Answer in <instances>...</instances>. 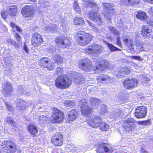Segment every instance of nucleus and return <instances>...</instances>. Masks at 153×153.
<instances>
[{"label": "nucleus", "mask_w": 153, "mask_h": 153, "mask_svg": "<svg viewBox=\"0 0 153 153\" xmlns=\"http://www.w3.org/2000/svg\"><path fill=\"white\" fill-rule=\"evenodd\" d=\"M76 84L80 83L83 79V76L80 73H75L72 78H69L68 76H60L55 80L56 87L61 89L67 88L71 85L72 79Z\"/></svg>", "instance_id": "1"}, {"label": "nucleus", "mask_w": 153, "mask_h": 153, "mask_svg": "<svg viewBox=\"0 0 153 153\" xmlns=\"http://www.w3.org/2000/svg\"><path fill=\"white\" fill-rule=\"evenodd\" d=\"M75 36L77 43L81 46L88 45L92 40L91 35L82 31H77L76 33Z\"/></svg>", "instance_id": "2"}, {"label": "nucleus", "mask_w": 153, "mask_h": 153, "mask_svg": "<svg viewBox=\"0 0 153 153\" xmlns=\"http://www.w3.org/2000/svg\"><path fill=\"white\" fill-rule=\"evenodd\" d=\"M104 49L103 47L101 45L93 44L86 48L84 51L85 53L90 55H99L103 52Z\"/></svg>", "instance_id": "3"}, {"label": "nucleus", "mask_w": 153, "mask_h": 153, "mask_svg": "<svg viewBox=\"0 0 153 153\" xmlns=\"http://www.w3.org/2000/svg\"><path fill=\"white\" fill-rule=\"evenodd\" d=\"M135 122L134 119L132 118H128L126 119L123 123V131L127 132L134 130L135 127Z\"/></svg>", "instance_id": "4"}, {"label": "nucleus", "mask_w": 153, "mask_h": 153, "mask_svg": "<svg viewBox=\"0 0 153 153\" xmlns=\"http://www.w3.org/2000/svg\"><path fill=\"white\" fill-rule=\"evenodd\" d=\"M52 121L54 123H59L63 121L64 118V113L56 108H54L52 110Z\"/></svg>", "instance_id": "5"}, {"label": "nucleus", "mask_w": 153, "mask_h": 153, "mask_svg": "<svg viewBox=\"0 0 153 153\" xmlns=\"http://www.w3.org/2000/svg\"><path fill=\"white\" fill-rule=\"evenodd\" d=\"M79 68L85 71H95L94 68L92 65V62L89 59H85L79 62L78 64Z\"/></svg>", "instance_id": "6"}, {"label": "nucleus", "mask_w": 153, "mask_h": 153, "mask_svg": "<svg viewBox=\"0 0 153 153\" xmlns=\"http://www.w3.org/2000/svg\"><path fill=\"white\" fill-rule=\"evenodd\" d=\"M92 8L93 10L94 9L95 11L91 10L89 13H88V16L89 19L93 21L98 22L99 25L102 24V22L99 13L97 12L98 10H96L95 7H94Z\"/></svg>", "instance_id": "7"}, {"label": "nucleus", "mask_w": 153, "mask_h": 153, "mask_svg": "<svg viewBox=\"0 0 153 153\" xmlns=\"http://www.w3.org/2000/svg\"><path fill=\"white\" fill-rule=\"evenodd\" d=\"M63 134L60 132H57L54 134L51 138V141L55 146H60L63 143Z\"/></svg>", "instance_id": "8"}, {"label": "nucleus", "mask_w": 153, "mask_h": 153, "mask_svg": "<svg viewBox=\"0 0 153 153\" xmlns=\"http://www.w3.org/2000/svg\"><path fill=\"white\" fill-rule=\"evenodd\" d=\"M81 102L82 103L81 109L82 115L85 117L88 116L91 113L92 109L88 106L85 99H82Z\"/></svg>", "instance_id": "9"}, {"label": "nucleus", "mask_w": 153, "mask_h": 153, "mask_svg": "<svg viewBox=\"0 0 153 153\" xmlns=\"http://www.w3.org/2000/svg\"><path fill=\"white\" fill-rule=\"evenodd\" d=\"M35 11L34 7L32 6L26 5L23 7L21 12L25 17H31L33 16Z\"/></svg>", "instance_id": "10"}, {"label": "nucleus", "mask_w": 153, "mask_h": 153, "mask_svg": "<svg viewBox=\"0 0 153 153\" xmlns=\"http://www.w3.org/2000/svg\"><path fill=\"white\" fill-rule=\"evenodd\" d=\"M56 43L61 44L64 48H67L70 46L71 41L67 37L62 36L57 37L55 39Z\"/></svg>", "instance_id": "11"}, {"label": "nucleus", "mask_w": 153, "mask_h": 153, "mask_svg": "<svg viewBox=\"0 0 153 153\" xmlns=\"http://www.w3.org/2000/svg\"><path fill=\"white\" fill-rule=\"evenodd\" d=\"M3 144L6 145L5 151L7 153H14L16 151V146L15 143L10 141H4Z\"/></svg>", "instance_id": "12"}, {"label": "nucleus", "mask_w": 153, "mask_h": 153, "mask_svg": "<svg viewBox=\"0 0 153 153\" xmlns=\"http://www.w3.org/2000/svg\"><path fill=\"white\" fill-rule=\"evenodd\" d=\"M138 83L137 79L132 78L125 80L123 82L124 88L127 89H132L136 87Z\"/></svg>", "instance_id": "13"}, {"label": "nucleus", "mask_w": 153, "mask_h": 153, "mask_svg": "<svg viewBox=\"0 0 153 153\" xmlns=\"http://www.w3.org/2000/svg\"><path fill=\"white\" fill-rule=\"evenodd\" d=\"M147 109L144 106L137 107L135 110L134 115L135 117L138 118L144 117L147 114Z\"/></svg>", "instance_id": "14"}, {"label": "nucleus", "mask_w": 153, "mask_h": 153, "mask_svg": "<svg viewBox=\"0 0 153 153\" xmlns=\"http://www.w3.org/2000/svg\"><path fill=\"white\" fill-rule=\"evenodd\" d=\"M102 7L105 12L104 14L105 17L106 18L110 19V13L113 10L112 8L114 7V5L113 3L104 2L102 4Z\"/></svg>", "instance_id": "15"}, {"label": "nucleus", "mask_w": 153, "mask_h": 153, "mask_svg": "<svg viewBox=\"0 0 153 153\" xmlns=\"http://www.w3.org/2000/svg\"><path fill=\"white\" fill-rule=\"evenodd\" d=\"M101 119L97 116L91 117L87 121L88 124L93 128L98 127L101 123Z\"/></svg>", "instance_id": "16"}, {"label": "nucleus", "mask_w": 153, "mask_h": 153, "mask_svg": "<svg viewBox=\"0 0 153 153\" xmlns=\"http://www.w3.org/2000/svg\"><path fill=\"white\" fill-rule=\"evenodd\" d=\"M43 42V39L40 34L36 33L33 35L31 43L34 47H38Z\"/></svg>", "instance_id": "17"}, {"label": "nucleus", "mask_w": 153, "mask_h": 153, "mask_svg": "<svg viewBox=\"0 0 153 153\" xmlns=\"http://www.w3.org/2000/svg\"><path fill=\"white\" fill-rule=\"evenodd\" d=\"M109 65L110 63L107 60H104L98 63V65L95 68L94 71L96 73H99L105 68H108Z\"/></svg>", "instance_id": "18"}, {"label": "nucleus", "mask_w": 153, "mask_h": 153, "mask_svg": "<svg viewBox=\"0 0 153 153\" xmlns=\"http://www.w3.org/2000/svg\"><path fill=\"white\" fill-rule=\"evenodd\" d=\"M39 64L42 68H47L49 70H51L53 68L52 64L48 61V58H41L39 61Z\"/></svg>", "instance_id": "19"}, {"label": "nucleus", "mask_w": 153, "mask_h": 153, "mask_svg": "<svg viewBox=\"0 0 153 153\" xmlns=\"http://www.w3.org/2000/svg\"><path fill=\"white\" fill-rule=\"evenodd\" d=\"M3 90V93L4 94L5 97L10 96L11 95L12 90V87L10 82H5L2 85Z\"/></svg>", "instance_id": "20"}, {"label": "nucleus", "mask_w": 153, "mask_h": 153, "mask_svg": "<svg viewBox=\"0 0 153 153\" xmlns=\"http://www.w3.org/2000/svg\"><path fill=\"white\" fill-rule=\"evenodd\" d=\"M97 153H111V151L107 147L106 143L98 144L96 145Z\"/></svg>", "instance_id": "21"}, {"label": "nucleus", "mask_w": 153, "mask_h": 153, "mask_svg": "<svg viewBox=\"0 0 153 153\" xmlns=\"http://www.w3.org/2000/svg\"><path fill=\"white\" fill-rule=\"evenodd\" d=\"M77 113L75 109H72L68 112L67 120L68 121H73L77 117Z\"/></svg>", "instance_id": "22"}, {"label": "nucleus", "mask_w": 153, "mask_h": 153, "mask_svg": "<svg viewBox=\"0 0 153 153\" xmlns=\"http://www.w3.org/2000/svg\"><path fill=\"white\" fill-rule=\"evenodd\" d=\"M152 30L146 26L143 27L141 31V35L144 38H149L152 35Z\"/></svg>", "instance_id": "23"}, {"label": "nucleus", "mask_w": 153, "mask_h": 153, "mask_svg": "<svg viewBox=\"0 0 153 153\" xmlns=\"http://www.w3.org/2000/svg\"><path fill=\"white\" fill-rule=\"evenodd\" d=\"M84 2V6L85 7H89L93 8L95 7L96 10L99 9V7L95 2H93V0H82Z\"/></svg>", "instance_id": "24"}, {"label": "nucleus", "mask_w": 153, "mask_h": 153, "mask_svg": "<svg viewBox=\"0 0 153 153\" xmlns=\"http://www.w3.org/2000/svg\"><path fill=\"white\" fill-rule=\"evenodd\" d=\"M140 1V0H122L121 3L125 5H134L138 4Z\"/></svg>", "instance_id": "25"}, {"label": "nucleus", "mask_w": 153, "mask_h": 153, "mask_svg": "<svg viewBox=\"0 0 153 153\" xmlns=\"http://www.w3.org/2000/svg\"><path fill=\"white\" fill-rule=\"evenodd\" d=\"M17 7L16 6H10L7 10V12L10 16H15L17 13Z\"/></svg>", "instance_id": "26"}, {"label": "nucleus", "mask_w": 153, "mask_h": 153, "mask_svg": "<svg viewBox=\"0 0 153 153\" xmlns=\"http://www.w3.org/2000/svg\"><path fill=\"white\" fill-rule=\"evenodd\" d=\"M26 102L21 99H19L17 101L16 107L20 110H25L26 108Z\"/></svg>", "instance_id": "27"}, {"label": "nucleus", "mask_w": 153, "mask_h": 153, "mask_svg": "<svg viewBox=\"0 0 153 153\" xmlns=\"http://www.w3.org/2000/svg\"><path fill=\"white\" fill-rule=\"evenodd\" d=\"M110 77L106 74H102L99 76L97 78L98 82L103 83L104 82H106L110 79Z\"/></svg>", "instance_id": "28"}, {"label": "nucleus", "mask_w": 153, "mask_h": 153, "mask_svg": "<svg viewBox=\"0 0 153 153\" xmlns=\"http://www.w3.org/2000/svg\"><path fill=\"white\" fill-rule=\"evenodd\" d=\"M125 44L130 49H133V45L131 39L129 37H123L122 38Z\"/></svg>", "instance_id": "29"}, {"label": "nucleus", "mask_w": 153, "mask_h": 153, "mask_svg": "<svg viewBox=\"0 0 153 153\" xmlns=\"http://www.w3.org/2000/svg\"><path fill=\"white\" fill-rule=\"evenodd\" d=\"M130 70L128 68H123L121 71L118 72L117 76L118 78H122L124 77L125 75L130 73Z\"/></svg>", "instance_id": "30"}, {"label": "nucleus", "mask_w": 153, "mask_h": 153, "mask_svg": "<svg viewBox=\"0 0 153 153\" xmlns=\"http://www.w3.org/2000/svg\"><path fill=\"white\" fill-rule=\"evenodd\" d=\"M27 129L29 132L33 136H34L38 132L37 127L33 125H29L28 126Z\"/></svg>", "instance_id": "31"}, {"label": "nucleus", "mask_w": 153, "mask_h": 153, "mask_svg": "<svg viewBox=\"0 0 153 153\" xmlns=\"http://www.w3.org/2000/svg\"><path fill=\"white\" fill-rule=\"evenodd\" d=\"M74 25L82 26L84 25L85 21L83 19L76 17L74 19Z\"/></svg>", "instance_id": "32"}, {"label": "nucleus", "mask_w": 153, "mask_h": 153, "mask_svg": "<svg viewBox=\"0 0 153 153\" xmlns=\"http://www.w3.org/2000/svg\"><path fill=\"white\" fill-rule=\"evenodd\" d=\"M53 60L57 64H61L63 62V58L60 55L58 54H55L53 56Z\"/></svg>", "instance_id": "33"}, {"label": "nucleus", "mask_w": 153, "mask_h": 153, "mask_svg": "<svg viewBox=\"0 0 153 153\" xmlns=\"http://www.w3.org/2000/svg\"><path fill=\"white\" fill-rule=\"evenodd\" d=\"M57 26L51 24L48 26L45 27V30L47 33L54 31L57 28Z\"/></svg>", "instance_id": "34"}, {"label": "nucleus", "mask_w": 153, "mask_h": 153, "mask_svg": "<svg viewBox=\"0 0 153 153\" xmlns=\"http://www.w3.org/2000/svg\"><path fill=\"white\" fill-rule=\"evenodd\" d=\"M48 119L46 115H42L39 116L38 118V122L40 125H44L45 124Z\"/></svg>", "instance_id": "35"}, {"label": "nucleus", "mask_w": 153, "mask_h": 153, "mask_svg": "<svg viewBox=\"0 0 153 153\" xmlns=\"http://www.w3.org/2000/svg\"><path fill=\"white\" fill-rule=\"evenodd\" d=\"M98 127L102 131H106L108 130L109 126V125L105 123L102 122L101 121V123Z\"/></svg>", "instance_id": "36"}, {"label": "nucleus", "mask_w": 153, "mask_h": 153, "mask_svg": "<svg viewBox=\"0 0 153 153\" xmlns=\"http://www.w3.org/2000/svg\"><path fill=\"white\" fill-rule=\"evenodd\" d=\"M135 44L136 46L140 51H142L144 50L143 48L144 47V45H145V44H144L143 42L140 40H136Z\"/></svg>", "instance_id": "37"}, {"label": "nucleus", "mask_w": 153, "mask_h": 153, "mask_svg": "<svg viewBox=\"0 0 153 153\" xmlns=\"http://www.w3.org/2000/svg\"><path fill=\"white\" fill-rule=\"evenodd\" d=\"M90 100L91 102V104L93 107L94 108H96L95 106L98 105L100 103L99 100L95 97H91L90 98Z\"/></svg>", "instance_id": "38"}, {"label": "nucleus", "mask_w": 153, "mask_h": 153, "mask_svg": "<svg viewBox=\"0 0 153 153\" xmlns=\"http://www.w3.org/2000/svg\"><path fill=\"white\" fill-rule=\"evenodd\" d=\"M137 17L139 19L141 20H146L147 16L145 13L143 11H140L138 12L137 15Z\"/></svg>", "instance_id": "39"}, {"label": "nucleus", "mask_w": 153, "mask_h": 153, "mask_svg": "<svg viewBox=\"0 0 153 153\" xmlns=\"http://www.w3.org/2000/svg\"><path fill=\"white\" fill-rule=\"evenodd\" d=\"M108 48L111 52L117 51H121V50L114 46L113 45L109 43L106 42Z\"/></svg>", "instance_id": "40"}, {"label": "nucleus", "mask_w": 153, "mask_h": 153, "mask_svg": "<svg viewBox=\"0 0 153 153\" xmlns=\"http://www.w3.org/2000/svg\"><path fill=\"white\" fill-rule=\"evenodd\" d=\"M6 121L8 123H9L11 126L13 127L16 126V123L13 120V119L10 117H7L5 119Z\"/></svg>", "instance_id": "41"}, {"label": "nucleus", "mask_w": 153, "mask_h": 153, "mask_svg": "<svg viewBox=\"0 0 153 153\" xmlns=\"http://www.w3.org/2000/svg\"><path fill=\"white\" fill-rule=\"evenodd\" d=\"M108 29L111 33L114 34L115 35H119L120 33L112 26H108Z\"/></svg>", "instance_id": "42"}, {"label": "nucleus", "mask_w": 153, "mask_h": 153, "mask_svg": "<svg viewBox=\"0 0 153 153\" xmlns=\"http://www.w3.org/2000/svg\"><path fill=\"white\" fill-rule=\"evenodd\" d=\"M86 21L88 23L90 27L92 28V30H93L95 32L97 33L98 31V29L92 23L88 20H87Z\"/></svg>", "instance_id": "43"}, {"label": "nucleus", "mask_w": 153, "mask_h": 153, "mask_svg": "<svg viewBox=\"0 0 153 153\" xmlns=\"http://www.w3.org/2000/svg\"><path fill=\"white\" fill-rule=\"evenodd\" d=\"M121 114V111H115L112 113L110 115L111 117L117 118L119 117Z\"/></svg>", "instance_id": "44"}, {"label": "nucleus", "mask_w": 153, "mask_h": 153, "mask_svg": "<svg viewBox=\"0 0 153 153\" xmlns=\"http://www.w3.org/2000/svg\"><path fill=\"white\" fill-rule=\"evenodd\" d=\"M66 107H72L75 104L74 102L71 101H67L65 102L64 103Z\"/></svg>", "instance_id": "45"}, {"label": "nucleus", "mask_w": 153, "mask_h": 153, "mask_svg": "<svg viewBox=\"0 0 153 153\" xmlns=\"http://www.w3.org/2000/svg\"><path fill=\"white\" fill-rule=\"evenodd\" d=\"M137 122L140 125H143L145 126H146L150 124V121L148 120L145 121H138Z\"/></svg>", "instance_id": "46"}, {"label": "nucleus", "mask_w": 153, "mask_h": 153, "mask_svg": "<svg viewBox=\"0 0 153 153\" xmlns=\"http://www.w3.org/2000/svg\"><path fill=\"white\" fill-rule=\"evenodd\" d=\"M74 8L76 12L78 13H79L80 12V10L78 4L76 1H75L74 3Z\"/></svg>", "instance_id": "47"}, {"label": "nucleus", "mask_w": 153, "mask_h": 153, "mask_svg": "<svg viewBox=\"0 0 153 153\" xmlns=\"http://www.w3.org/2000/svg\"><path fill=\"white\" fill-rule=\"evenodd\" d=\"M10 25L12 28H13L14 30L15 29L18 31L19 32H20L22 31V30L20 28L16 25H15L14 23L11 22L10 23Z\"/></svg>", "instance_id": "48"}, {"label": "nucleus", "mask_w": 153, "mask_h": 153, "mask_svg": "<svg viewBox=\"0 0 153 153\" xmlns=\"http://www.w3.org/2000/svg\"><path fill=\"white\" fill-rule=\"evenodd\" d=\"M107 111L106 106L104 105H102L100 111L101 114H103L104 113L106 112Z\"/></svg>", "instance_id": "49"}, {"label": "nucleus", "mask_w": 153, "mask_h": 153, "mask_svg": "<svg viewBox=\"0 0 153 153\" xmlns=\"http://www.w3.org/2000/svg\"><path fill=\"white\" fill-rule=\"evenodd\" d=\"M63 73V69L60 67H57L56 70V74L60 75Z\"/></svg>", "instance_id": "50"}, {"label": "nucleus", "mask_w": 153, "mask_h": 153, "mask_svg": "<svg viewBox=\"0 0 153 153\" xmlns=\"http://www.w3.org/2000/svg\"><path fill=\"white\" fill-rule=\"evenodd\" d=\"M116 43L117 45L120 47H121L122 44L120 40V37H117L116 39Z\"/></svg>", "instance_id": "51"}, {"label": "nucleus", "mask_w": 153, "mask_h": 153, "mask_svg": "<svg viewBox=\"0 0 153 153\" xmlns=\"http://www.w3.org/2000/svg\"><path fill=\"white\" fill-rule=\"evenodd\" d=\"M5 42L8 44L12 45L14 41L11 39L7 38L5 39Z\"/></svg>", "instance_id": "52"}, {"label": "nucleus", "mask_w": 153, "mask_h": 153, "mask_svg": "<svg viewBox=\"0 0 153 153\" xmlns=\"http://www.w3.org/2000/svg\"><path fill=\"white\" fill-rule=\"evenodd\" d=\"M5 104L6 105L7 109L9 111H11L13 109L12 107V106L11 105H10V104H9L7 103V102H4Z\"/></svg>", "instance_id": "53"}, {"label": "nucleus", "mask_w": 153, "mask_h": 153, "mask_svg": "<svg viewBox=\"0 0 153 153\" xmlns=\"http://www.w3.org/2000/svg\"><path fill=\"white\" fill-rule=\"evenodd\" d=\"M131 57L132 59L137 60L138 61H141L142 60V59H141V57L139 56H131Z\"/></svg>", "instance_id": "54"}, {"label": "nucleus", "mask_w": 153, "mask_h": 153, "mask_svg": "<svg viewBox=\"0 0 153 153\" xmlns=\"http://www.w3.org/2000/svg\"><path fill=\"white\" fill-rule=\"evenodd\" d=\"M23 49L25 51V52L28 53H29V50L27 48V46L26 45L25 42L24 43V45L23 46Z\"/></svg>", "instance_id": "55"}, {"label": "nucleus", "mask_w": 153, "mask_h": 153, "mask_svg": "<svg viewBox=\"0 0 153 153\" xmlns=\"http://www.w3.org/2000/svg\"><path fill=\"white\" fill-rule=\"evenodd\" d=\"M15 37L18 41L20 42L21 39V37L18 33H16Z\"/></svg>", "instance_id": "56"}, {"label": "nucleus", "mask_w": 153, "mask_h": 153, "mask_svg": "<svg viewBox=\"0 0 153 153\" xmlns=\"http://www.w3.org/2000/svg\"><path fill=\"white\" fill-rule=\"evenodd\" d=\"M143 78V80H142V81L144 82V81L146 82V81H149L150 80L149 78L146 77L145 75H143L142 76Z\"/></svg>", "instance_id": "57"}, {"label": "nucleus", "mask_w": 153, "mask_h": 153, "mask_svg": "<svg viewBox=\"0 0 153 153\" xmlns=\"http://www.w3.org/2000/svg\"><path fill=\"white\" fill-rule=\"evenodd\" d=\"M1 15L2 18L4 19H6V14L3 11H1Z\"/></svg>", "instance_id": "58"}, {"label": "nucleus", "mask_w": 153, "mask_h": 153, "mask_svg": "<svg viewBox=\"0 0 153 153\" xmlns=\"http://www.w3.org/2000/svg\"><path fill=\"white\" fill-rule=\"evenodd\" d=\"M12 45L14 46L15 48H19L20 47V45L16 42L14 41Z\"/></svg>", "instance_id": "59"}, {"label": "nucleus", "mask_w": 153, "mask_h": 153, "mask_svg": "<svg viewBox=\"0 0 153 153\" xmlns=\"http://www.w3.org/2000/svg\"><path fill=\"white\" fill-rule=\"evenodd\" d=\"M42 1L41 0H40V5L41 6H42H42H43L44 7H45V4L47 5V4H48V3L47 2H45V4H44L43 3V2H42Z\"/></svg>", "instance_id": "60"}, {"label": "nucleus", "mask_w": 153, "mask_h": 153, "mask_svg": "<svg viewBox=\"0 0 153 153\" xmlns=\"http://www.w3.org/2000/svg\"><path fill=\"white\" fill-rule=\"evenodd\" d=\"M146 22L147 23L151 25H153V24H152V23H153V21L152 20H149V21H147Z\"/></svg>", "instance_id": "61"}, {"label": "nucleus", "mask_w": 153, "mask_h": 153, "mask_svg": "<svg viewBox=\"0 0 153 153\" xmlns=\"http://www.w3.org/2000/svg\"><path fill=\"white\" fill-rule=\"evenodd\" d=\"M150 3H153V0H143Z\"/></svg>", "instance_id": "62"}, {"label": "nucleus", "mask_w": 153, "mask_h": 153, "mask_svg": "<svg viewBox=\"0 0 153 153\" xmlns=\"http://www.w3.org/2000/svg\"><path fill=\"white\" fill-rule=\"evenodd\" d=\"M152 12H153V8H152Z\"/></svg>", "instance_id": "63"}, {"label": "nucleus", "mask_w": 153, "mask_h": 153, "mask_svg": "<svg viewBox=\"0 0 153 153\" xmlns=\"http://www.w3.org/2000/svg\"><path fill=\"white\" fill-rule=\"evenodd\" d=\"M135 1V0H133V1Z\"/></svg>", "instance_id": "64"}]
</instances>
